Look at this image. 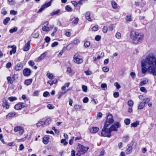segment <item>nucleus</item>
<instances>
[{
	"label": "nucleus",
	"mask_w": 156,
	"mask_h": 156,
	"mask_svg": "<svg viewBox=\"0 0 156 156\" xmlns=\"http://www.w3.org/2000/svg\"><path fill=\"white\" fill-rule=\"evenodd\" d=\"M142 72L144 74L147 71L156 76V58L153 54L148 55L141 62Z\"/></svg>",
	"instance_id": "obj_1"
},
{
	"label": "nucleus",
	"mask_w": 156,
	"mask_h": 156,
	"mask_svg": "<svg viewBox=\"0 0 156 156\" xmlns=\"http://www.w3.org/2000/svg\"><path fill=\"white\" fill-rule=\"evenodd\" d=\"M130 37L132 40L133 43L136 44L142 40L144 35L142 33L133 30L131 32Z\"/></svg>",
	"instance_id": "obj_2"
},
{
	"label": "nucleus",
	"mask_w": 156,
	"mask_h": 156,
	"mask_svg": "<svg viewBox=\"0 0 156 156\" xmlns=\"http://www.w3.org/2000/svg\"><path fill=\"white\" fill-rule=\"evenodd\" d=\"M89 148L88 147H84L83 145L79 144L76 149V151L78 153L76 155L78 156H80L87 152Z\"/></svg>",
	"instance_id": "obj_3"
},
{
	"label": "nucleus",
	"mask_w": 156,
	"mask_h": 156,
	"mask_svg": "<svg viewBox=\"0 0 156 156\" xmlns=\"http://www.w3.org/2000/svg\"><path fill=\"white\" fill-rule=\"evenodd\" d=\"M101 135L104 137H110L111 136V132L109 129V127L108 126H104L103 129L102 130Z\"/></svg>",
	"instance_id": "obj_4"
},
{
	"label": "nucleus",
	"mask_w": 156,
	"mask_h": 156,
	"mask_svg": "<svg viewBox=\"0 0 156 156\" xmlns=\"http://www.w3.org/2000/svg\"><path fill=\"white\" fill-rule=\"evenodd\" d=\"M74 62L77 64H80L83 62V59L81 58L80 55L78 54H75L73 57Z\"/></svg>",
	"instance_id": "obj_5"
},
{
	"label": "nucleus",
	"mask_w": 156,
	"mask_h": 156,
	"mask_svg": "<svg viewBox=\"0 0 156 156\" xmlns=\"http://www.w3.org/2000/svg\"><path fill=\"white\" fill-rule=\"evenodd\" d=\"M113 122L114 120L112 115L111 114H109L107 116L105 126L109 127V125L112 123Z\"/></svg>",
	"instance_id": "obj_6"
},
{
	"label": "nucleus",
	"mask_w": 156,
	"mask_h": 156,
	"mask_svg": "<svg viewBox=\"0 0 156 156\" xmlns=\"http://www.w3.org/2000/svg\"><path fill=\"white\" fill-rule=\"evenodd\" d=\"M27 107V105L22 102H19L15 105V108L17 110H20L21 108Z\"/></svg>",
	"instance_id": "obj_7"
},
{
	"label": "nucleus",
	"mask_w": 156,
	"mask_h": 156,
	"mask_svg": "<svg viewBox=\"0 0 156 156\" xmlns=\"http://www.w3.org/2000/svg\"><path fill=\"white\" fill-rule=\"evenodd\" d=\"M52 0H51L50 1L48 2L45 3L44 5H43L41 7V8L39 9L38 12V13L41 12L42 11H43L46 8L48 7L51 5V2Z\"/></svg>",
	"instance_id": "obj_8"
},
{
	"label": "nucleus",
	"mask_w": 156,
	"mask_h": 156,
	"mask_svg": "<svg viewBox=\"0 0 156 156\" xmlns=\"http://www.w3.org/2000/svg\"><path fill=\"white\" fill-rule=\"evenodd\" d=\"M14 131L15 132H19L20 134L22 135L24 132L23 128L20 126H17L14 127Z\"/></svg>",
	"instance_id": "obj_9"
},
{
	"label": "nucleus",
	"mask_w": 156,
	"mask_h": 156,
	"mask_svg": "<svg viewBox=\"0 0 156 156\" xmlns=\"http://www.w3.org/2000/svg\"><path fill=\"white\" fill-rule=\"evenodd\" d=\"M119 122H117L116 123V124L112 125V126L109 128V129L111 132L113 131H117V129L119 127Z\"/></svg>",
	"instance_id": "obj_10"
},
{
	"label": "nucleus",
	"mask_w": 156,
	"mask_h": 156,
	"mask_svg": "<svg viewBox=\"0 0 156 156\" xmlns=\"http://www.w3.org/2000/svg\"><path fill=\"white\" fill-rule=\"evenodd\" d=\"M2 106L6 109H8L9 108L10 105L9 104L6 98H4L3 99Z\"/></svg>",
	"instance_id": "obj_11"
},
{
	"label": "nucleus",
	"mask_w": 156,
	"mask_h": 156,
	"mask_svg": "<svg viewBox=\"0 0 156 156\" xmlns=\"http://www.w3.org/2000/svg\"><path fill=\"white\" fill-rule=\"evenodd\" d=\"M31 73L30 70L28 68L25 69L23 70V74L25 76H29Z\"/></svg>",
	"instance_id": "obj_12"
},
{
	"label": "nucleus",
	"mask_w": 156,
	"mask_h": 156,
	"mask_svg": "<svg viewBox=\"0 0 156 156\" xmlns=\"http://www.w3.org/2000/svg\"><path fill=\"white\" fill-rule=\"evenodd\" d=\"M30 41H28L25 44L23 48V50L24 51H27L29 50L30 47Z\"/></svg>",
	"instance_id": "obj_13"
},
{
	"label": "nucleus",
	"mask_w": 156,
	"mask_h": 156,
	"mask_svg": "<svg viewBox=\"0 0 156 156\" xmlns=\"http://www.w3.org/2000/svg\"><path fill=\"white\" fill-rule=\"evenodd\" d=\"M99 130V128L97 127H92L90 130V132L92 133H96Z\"/></svg>",
	"instance_id": "obj_14"
},
{
	"label": "nucleus",
	"mask_w": 156,
	"mask_h": 156,
	"mask_svg": "<svg viewBox=\"0 0 156 156\" xmlns=\"http://www.w3.org/2000/svg\"><path fill=\"white\" fill-rule=\"evenodd\" d=\"M23 66L22 64L20 63H18L16 66L15 68V70L16 71H20L23 68Z\"/></svg>",
	"instance_id": "obj_15"
},
{
	"label": "nucleus",
	"mask_w": 156,
	"mask_h": 156,
	"mask_svg": "<svg viewBox=\"0 0 156 156\" xmlns=\"http://www.w3.org/2000/svg\"><path fill=\"white\" fill-rule=\"evenodd\" d=\"M49 137L48 136H46L43 139V142L45 144H48L49 142Z\"/></svg>",
	"instance_id": "obj_16"
},
{
	"label": "nucleus",
	"mask_w": 156,
	"mask_h": 156,
	"mask_svg": "<svg viewBox=\"0 0 156 156\" xmlns=\"http://www.w3.org/2000/svg\"><path fill=\"white\" fill-rule=\"evenodd\" d=\"M148 82V80L146 78H144L141 81L139 85L140 86H142L145 85L147 84Z\"/></svg>",
	"instance_id": "obj_17"
},
{
	"label": "nucleus",
	"mask_w": 156,
	"mask_h": 156,
	"mask_svg": "<svg viewBox=\"0 0 156 156\" xmlns=\"http://www.w3.org/2000/svg\"><path fill=\"white\" fill-rule=\"evenodd\" d=\"M67 72L69 74H71L72 75H73L75 72L70 67H68L67 68Z\"/></svg>",
	"instance_id": "obj_18"
},
{
	"label": "nucleus",
	"mask_w": 156,
	"mask_h": 156,
	"mask_svg": "<svg viewBox=\"0 0 156 156\" xmlns=\"http://www.w3.org/2000/svg\"><path fill=\"white\" fill-rule=\"evenodd\" d=\"M79 20V19L78 17L75 18L74 17V18H73L71 19V21L72 22L75 24H77Z\"/></svg>",
	"instance_id": "obj_19"
},
{
	"label": "nucleus",
	"mask_w": 156,
	"mask_h": 156,
	"mask_svg": "<svg viewBox=\"0 0 156 156\" xmlns=\"http://www.w3.org/2000/svg\"><path fill=\"white\" fill-rule=\"evenodd\" d=\"M46 55V52H45L43 54H42L40 56L38 57V58L37 60L38 61H40L41 60L43 59L45 57Z\"/></svg>",
	"instance_id": "obj_20"
},
{
	"label": "nucleus",
	"mask_w": 156,
	"mask_h": 156,
	"mask_svg": "<svg viewBox=\"0 0 156 156\" xmlns=\"http://www.w3.org/2000/svg\"><path fill=\"white\" fill-rule=\"evenodd\" d=\"M33 80L32 79L26 80L25 81V84L27 86L30 85L32 83Z\"/></svg>",
	"instance_id": "obj_21"
},
{
	"label": "nucleus",
	"mask_w": 156,
	"mask_h": 156,
	"mask_svg": "<svg viewBox=\"0 0 156 156\" xmlns=\"http://www.w3.org/2000/svg\"><path fill=\"white\" fill-rule=\"evenodd\" d=\"M11 47L12 48V50L10 51V54L11 55H12V53L15 54L16 53V46H11Z\"/></svg>",
	"instance_id": "obj_22"
},
{
	"label": "nucleus",
	"mask_w": 156,
	"mask_h": 156,
	"mask_svg": "<svg viewBox=\"0 0 156 156\" xmlns=\"http://www.w3.org/2000/svg\"><path fill=\"white\" fill-rule=\"evenodd\" d=\"M132 147L129 146L127 149L125 151V153L127 154H128L130 153L132 151Z\"/></svg>",
	"instance_id": "obj_23"
},
{
	"label": "nucleus",
	"mask_w": 156,
	"mask_h": 156,
	"mask_svg": "<svg viewBox=\"0 0 156 156\" xmlns=\"http://www.w3.org/2000/svg\"><path fill=\"white\" fill-rule=\"evenodd\" d=\"M60 12L59 9H58L56 11H53L50 13L51 16H54L55 15H58L59 13Z\"/></svg>",
	"instance_id": "obj_24"
},
{
	"label": "nucleus",
	"mask_w": 156,
	"mask_h": 156,
	"mask_svg": "<svg viewBox=\"0 0 156 156\" xmlns=\"http://www.w3.org/2000/svg\"><path fill=\"white\" fill-rule=\"evenodd\" d=\"M139 122L138 121H136L135 122L132 123L131 124V126L133 127H136L139 124Z\"/></svg>",
	"instance_id": "obj_25"
},
{
	"label": "nucleus",
	"mask_w": 156,
	"mask_h": 156,
	"mask_svg": "<svg viewBox=\"0 0 156 156\" xmlns=\"http://www.w3.org/2000/svg\"><path fill=\"white\" fill-rule=\"evenodd\" d=\"M145 105V103L143 102H141L138 107V108L139 109H142L144 107Z\"/></svg>",
	"instance_id": "obj_26"
},
{
	"label": "nucleus",
	"mask_w": 156,
	"mask_h": 156,
	"mask_svg": "<svg viewBox=\"0 0 156 156\" xmlns=\"http://www.w3.org/2000/svg\"><path fill=\"white\" fill-rule=\"evenodd\" d=\"M16 115V113L15 112H12L9 113L6 116V118L7 119L14 117Z\"/></svg>",
	"instance_id": "obj_27"
},
{
	"label": "nucleus",
	"mask_w": 156,
	"mask_h": 156,
	"mask_svg": "<svg viewBox=\"0 0 156 156\" xmlns=\"http://www.w3.org/2000/svg\"><path fill=\"white\" fill-rule=\"evenodd\" d=\"M10 20V18L9 17H6L5 19L3 21V24L4 25H6L9 21Z\"/></svg>",
	"instance_id": "obj_28"
},
{
	"label": "nucleus",
	"mask_w": 156,
	"mask_h": 156,
	"mask_svg": "<svg viewBox=\"0 0 156 156\" xmlns=\"http://www.w3.org/2000/svg\"><path fill=\"white\" fill-rule=\"evenodd\" d=\"M17 99V98L15 97H10L8 98V100L11 102L16 101Z\"/></svg>",
	"instance_id": "obj_29"
},
{
	"label": "nucleus",
	"mask_w": 156,
	"mask_h": 156,
	"mask_svg": "<svg viewBox=\"0 0 156 156\" xmlns=\"http://www.w3.org/2000/svg\"><path fill=\"white\" fill-rule=\"evenodd\" d=\"M101 87L103 90H105L107 89V85L106 83H102L101 85Z\"/></svg>",
	"instance_id": "obj_30"
},
{
	"label": "nucleus",
	"mask_w": 156,
	"mask_h": 156,
	"mask_svg": "<svg viewBox=\"0 0 156 156\" xmlns=\"http://www.w3.org/2000/svg\"><path fill=\"white\" fill-rule=\"evenodd\" d=\"M51 122V119L50 118H48L45 120V121L44 122H45V125H48Z\"/></svg>",
	"instance_id": "obj_31"
},
{
	"label": "nucleus",
	"mask_w": 156,
	"mask_h": 156,
	"mask_svg": "<svg viewBox=\"0 0 156 156\" xmlns=\"http://www.w3.org/2000/svg\"><path fill=\"white\" fill-rule=\"evenodd\" d=\"M47 76L50 79L52 80L54 78V76L51 73H48L47 74Z\"/></svg>",
	"instance_id": "obj_32"
},
{
	"label": "nucleus",
	"mask_w": 156,
	"mask_h": 156,
	"mask_svg": "<svg viewBox=\"0 0 156 156\" xmlns=\"http://www.w3.org/2000/svg\"><path fill=\"white\" fill-rule=\"evenodd\" d=\"M42 30L44 31H48L50 30V28L48 27L45 26L42 27Z\"/></svg>",
	"instance_id": "obj_33"
},
{
	"label": "nucleus",
	"mask_w": 156,
	"mask_h": 156,
	"mask_svg": "<svg viewBox=\"0 0 156 156\" xmlns=\"http://www.w3.org/2000/svg\"><path fill=\"white\" fill-rule=\"evenodd\" d=\"M124 122L126 125H129L130 123V120L129 119H126L124 120Z\"/></svg>",
	"instance_id": "obj_34"
},
{
	"label": "nucleus",
	"mask_w": 156,
	"mask_h": 156,
	"mask_svg": "<svg viewBox=\"0 0 156 156\" xmlns=\"http://www.w3.org/2000/svg\"><path fill=\"white\" fill-rule=\"evenodd\" d=\"M45 124V122L44 121H41L37 123V126H43Z\"/></svg>",
	"instance_id": "obj_35"
},
{
	"label": "nucleus",
	"mask_w": 156,
	"mask_h": 156,
	"mask_svg": "<svg viewBox=\"0 0 156 156\" xmlns=\"http://www.w3.org/2000/svg\"><path fill=\"white\" fill-rule=\"evenodd\" d=\"M65 9L68 12H70L72 11V9L69 5H66L65 7Z\"/></svg>",
	"instance_id": "obj_36"
},
{
	"label": "nucleus",
	"mask_w": 156,
	"mask_h": 156,
	"mask_svg": "<svg viewBox=\"0 0 156 156\" xmlns=\"http://www.w3.org/2000/svg\"><path fill=\"white\" fill-rule=\"evenodd\" d=\"M126 20L127 21L130 22L132 20V17L131 16H126Z\"/></svg>",
	"instance_id": "obj_37"
},
{
	"label": "nucleus",
	"mask_w": 156,
	"mask_h": 156,
	"mask_svg": "<svg viewBox=\"0 0 156 156\" xmlns=\"http://www.w3.org/2000/svg\"><path fill=\"white\" fill-rule=\"evenodd\" d=\"M112 7L115 9L117 7V4L114 1H112Z\"/></svg>",
	"instance_id": "obj_38"
},
{
	"label": "nucleus",
	"mask_w": 156,
	"mask_h": 156,
	"mask_svg": "<svg viewBox=\"0 0 156 156\" xmlns=\"http://www.w3.org/2000/svg\"><path fill=\"white\" fill-rule=\"evenodd\" d=\"M115 37L118 39H120L121 37V33L119 32H117L116 34Z\"/></svg>",
	"instance_id": "obj_39"
},
{
	"label": "nucleus",
	"mask_w": 156,
	"mask_h": 156,
	"mask_svg": "<svg viewBox=\"0 0 156 156\" xmlns=\"http://www.w3.org/2000/svg\"><path fill=\"white\" fill-rule=\"evenodd\" d=\"M17 30V27H15L12 29H10L9 30V32L10 33H13L14 32H16Z\"/></svg>",
	"instance_id": "obj_40"
},
{
	"label": "nucleus",
	"mask_w": 156,
	"mask_h": 156,
	"mask_svg": "<svg viewBox=\"0 0 156 156\" xmlns=\"http://www.w3.org/2000/svg\"><path fill=\"white\" fill-rule=\"evenodd\" d=\"M108 30V27L106 26L104 27L102 29V31L103 33H106L107 32Z\"/></svg>",
	"instance_id": "obj_41"
},
{
	"label": "nucleus",
	"mask_w": 156,
	"mask_h": 156,
	"mask_svg": "<svg viewBox=\"0 0 156 156\" xmlns=\"http://www.w3.org/2000/svg\"><path fill=\"white\" fill-rule=\"evenodd\" d=\"M90 44V42L89 41H86L84 44V45L86 48H87L89 46Z\"/></svg>",
	"instance_id": "obj_42"
},
{
	"label": "nucleus",
	"mask_w": 156,
	"mask_h": 156,
	"mask_svg": "<svg viewBox=\"0 0 156 156\" xmlns=\"http://www.w3.org/2000/svg\"><path fill=\"white\" fill-rule=\"evenodd\" d=\"M83 90L84 92H86L87 91V87L86 86L83 85L82 87Z\"/></svg>",
	"instance_id": "obj_43"
},
{
	"label": "nucleus",
	"mask_w": 156,
	"mask_h": 156,
	"mask_svg": "<svg viewBox=\"0 0 156 156\" xmlns=\"http://www.w3.org/2000/svg\"><path fill=\"white\" fill-rule=\"evenodd\" d=\"M10 13L11 15H15L17 14V11H15L14 10H11L10 11Z\"/></svg>",
	"instance_id": "obj_44"
},
{
	"label": "nucleus",
	"mask_w": 156,
	"mask_h": 156,
	"mask_svg": "<svg viewBox=\"0 0 156 156\" xmlns=\"http://www.w3.org/2000/svg\"><path fill=\"white\" fill-rule=\"evenodd\" d=\"M114 85L117 89H119L121 88L120 85L117 82L115 83Z\"/></svg>",
	"instance_id": "obj_45"
},
{
	"label": "nucleus",
	"mask_w": 156,
	"mask_h": 156,
	"mask_svg": "<svg viewBox=\"0 0 156 156\" xmlns=\"http://www.w3.org/2000/svg\"><path fill=\"white\" fill-rule=\"evenodd\" d=\"M143 101H144V103L145 104L150 101V99L148 98H145Z\"/></svg>",
	"instance_id": "obj_46"
},
{
	"label": "nucleus",
	"mask_w": 156,
	"mask_h": 156,
	"mask_svg": "<svg viewBox=\"0 0 156 156\" xmlns=\"http://www.w3.org/2000/svg\"><path fill=\"white\" fill-rule=\"evenodd\" d=\"M133 104V102L132 100H129L128 102V105L129 106H132Z\"/></svg>",
	"instance_id": "obj_47"
},
{
	"label": "nucleus",
	"mask_w": 156,
	"mask_h": 156,
	"mask_svg": "<svg viewBox=\"0 0 156 156\" xmlns=\"http://www.w3.org/2000/svg\"><path fill=\"white\" fill-rule=\"evenodd\" d=\"M98 30V26H95L92 28V30L94 31H95Z\"/></svg>",
	"instance_id": "obj_48"
},
{
	"label": "nucleus",
	"mask_w": 156,
	"mask_h": 156,
	"mask_svg": "<svg viewBox=\"0 0 156 156\" xmlns=\"http://www.w3.org/2000/svg\"><path fill=\"white\" fill-rule=\"evenodd\" d=\"M47 107L50 109H52L54 108L55 107L54 106L51 104H48L47 105Z\"/></svg>",
	"instance_id": "obj_49"
},
{
	"label": "nucleus",
	"mask_w": 156,
	"mask_h": 156,
	"mask_svg": "<svg viewBox=\"0 0 156 156\" xmlns=\"http://www.w3.org/2000/svg\"><path fill=\"white\" fill-rule=\"evenodd\" d=\"M58 42L56 41L54 42L53 43H52L51 44V46L52 47H54L57 45H58Z\"/></svg>",
	"instance_id": "obj_50"
},
{
	"label": "nucleus",
	"mask_w": 156,
	"mask_h": 156,
	"mask_svg": "<svg viewBox=\"0 0 156 156\" xmlns=\"http://www.w3.org/2000/svg\"><path fill=\"white\" fill-rule=\"evenodd\" d=\"M61 143L62 144H63L65 145H66L68 144V142L66 141L65 139H62L61 140Z\"/></svg>",
	"instance_id": "obj_51"
},
{
	"label": "nucleus",
	"mask_w": 156,
	"mask_h": 156,
	"mask_svg": "<svg viewBox=\"0 0 156 156\" xmlns=\"http://www.w3.org/2000/svg\"><path fill=\"white\" fill-rule=\"evenodd\" d=\"M102 70L105 72H107L108 71L109 69L107 67H104L102 68Z\"/></svg>",
	"instance_id": "obj_52"
},
{
	"label": "nucleus",
	"mask_w": 156,
	"mask_h": 156,
	"mask_svg": "<svg viewBox=\"0 0 156 156\" xmlns=\"http://www.w3.org/2000/svg\"><path fill=\"white\" fill-rule=\"evenodd\" d=\"M29 65L31 66H33L35 65V63L32 60H30L28 62Z\"/></svg>",
	"instance_id": "obj_53"
},
{
	"label": "nucleus",
	"mask_w": 156,
	"mask_h": 156,
	"mask_svg": "<svg viewBox=\"0 0 156 156\" xmlns=\"http://www.w3.org/2000/svg\"><path fill=\"white\" fill-rule=\"evenodd\" d=\"M95 39L96 41H99L101 39V37L99 35H97L95 37Z\"/></svg>",
	"instance_id": "obj_54"
},
{
	"label": "nucleus",
	"mask_w": 156,
	"mask_h": 156,
	"mask_svg": "<svg viewBox=\"0 0 156 156\" xmlns=\"http://www.w3.org/2000/svg\"><path fill=\"white\" fill-rule=\"evenodd\" d=\"M102 114L101 112L98 113L97 115V118L98 119H100L102 117Z\"/></svg>",
	"instance_id": "obj_55"
},
{
	"label": "nucleus",
	"mask_w": 156,
	"mask_h": 156,
	"mask_svg": "<svg viewBox=\"0 0 156 156\" xmlns=\"http://www.w3.org/2000/svg\"><path fill=\"white\" fill-rule=\"evenodd\" d=\"M130 75L132 78L134 79L136 76L135 73L134 72H132L130 73Z\"/></svg>",
	"instance_id": "obj_56"
},
{
	"label": "nucleus",
	"mask_w": 156,
	"mask_h": 156,
	"mask_svg": "<svg viewBox=\"0 0 156 156\" xmlns=\"http://www.w3.org/2000/svg\"><path fill=\"white\" fill-rule=\"evenodd\" d=\"M49 95V93L48 91L44 92L43 94V96L45 97H46Z\"/></svg>",
	"instance_id": "obj_57"
},
{
	"label": "nucleus",
	"mask_w": 156,
	"mask_h": 156,
	"mask_svg": "<svg viewBox=\"0 0 156 156\" xmlns=\"http://www.w3.org/2000/svg\"><path fill=\"white\" fill-rule=\"evenodd\" d=\"M114 97L115 98H117L119 96V94L118 92H115L113 94Z\"/></svg>",
	"instance_id": "obj_58"
},
{
	"label": "nucleus",
	"mask_w": 156,
	"mask_h": 156,
	"mask_svg": "<svg viewBox=\"0 0 156 156\" xmlns=\"http://www.w3.org/2000/svg\"><path fill=\"white\" fill-rule=\"evenodd\" d=\"M50 38L48 37H46L44 39L45 41L47 43L49 42L50 41Z\"/></svg>",
	"instance_id": "obj_59"
},
{
	"label": "nucleus",
	"mask_w": 156,
	"mask_h": 156,
	"mask_svg": "<svg viewBox=\"0 0 156 156\" xmlns=\"http://www.w3.org/2000/svg\"><path fill=\"white\" fill-rule=\"evenodd\" d=\"M89 99L87 97L84 98L83 99V101L84 103H87L88 102Z\"/></svg>",
	"instance_id": "obj_60"
},
{
	"label": "nucleus",
	"mask_w": 156,
	"mask_h": 156,
	"mask_svg": "<svg viewBox=\"0 0 156 156\" xmlns=\"http://www.w3.org/2000/svg\"><path fill=\"white\" fill-rule=\"evenodd\" d=\"M123 141L125 142H127L129 140V137L128 136L124 137L123 138Z\"/></svg>",
	"instance_id": "obj_61"
},
{
	"label": "nucleus",
	"mask_w": 156,
	"mask_h": 156,
	"mask_svg": "<svg viewBox=\"0 0 156 156\" xmlns=\"http://www.w3.org/2000/svg\"><path fill=\"white\" fill-rule=\"evenodd\" d=\"M140 90L144 92H146L147 90L144 87H141L140 88Z\"/></svg>",
	"instance_id": "obj_62"
},
{
	"label": "nucleus",
	"mask_w": 156,
	"mask_h": 156,
	"mask_svg": "<svg viewBox=\"0 0 156 156\" xmlns=\"http://www.w3.org/2000/svg\"><path fill=\"white\" fill-rule=\"evenodd\" d=\"M39 36V34L37 33H35L33 34V36L34 38H37Z\"/></svg>",
	"instance_id": "obj_63"
},
{
	"label": "nucleus",
	"mask_w": 156,
	"mask_h": 156,
	"mask_svg": "<svg viewBox=\"0 0 156 156\" xmlns=\"http://www.w3.org/2000/svg\"><path fill=\"white\" fill-rule=\"evenodd\" d=\"M24 148V147L23 145V144H21L20 146V147L19 148V150L20 151H22Z\"/></svg>",
	"instance_id": "obj_64"
}]
</instances>
